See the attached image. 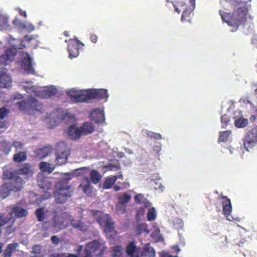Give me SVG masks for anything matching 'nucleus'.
Segmentation results:
<instances>
[{
	"instance_id": "obj_1",
	"label": "nucleus",
	"mask_w": 257,
	"mask_h": 257,
	"mask_svg": "<svg viewBox=\"0 0 257 257\" xmlns=\"http://www.w3.org/2000/svg\"><path fill=\"white\" fill-rule=\"evenodd\" d=\"M22 86L29 94L26 96L29 97V98L19 102V107L20 110L31 115L33 114L35 111L41 113L44 110L42 104L39 102L36 99L33 98V95L47 98L50 97L52 94L56 93L57 91L56 87L54 85L42 88L33 84L32 81L23 82Z\"/></svg>"
},
{
	"instance_id": "obj_2",
	"label": "nucleus",
	"mask_w": 257,
	"mask_h": 257,
	"mask_svg": "<svg viewBox=\"0 0 257 257\" xmlns=\"http://www.w3.org/2000/svg\"><path fill=\"white\" fill-rule=\"evenodd\" d=\"M231 4L236 11L231 15L220 11L222 20L229 26L238 27L246 21L245 3L240 0H231Z\"/></svg>"
},
{
	"instance_id": "obj_3",
	"label": "nucleus",
	"mask_w": 257,
	"mask_h": 257,
	"mask_svg": "<svg viewBox=\"0 0 257 257\" xmlns=\"http://www.w3.org/2000/svg\"><path fill=\"white\" fill-rule=\"evenodd\" d=\"M45 121L49 127L53 128L62 121L73 122L75 118L67 110L57 109L47 114Z\"/></svg>"
},
{
	"instance_id": "obj_4",
	"label": "nucleus",
	"mask_w": 257,
	"mask_h": 257,
	"mask_svg": "<svg viewBox=\"0 0 257 257\" xmlns=\"http://www.w3.org/2000/svg\"><path fill=\"white\" fill-rule=\"evenodd\" d=\"M69 147L64 142H60L55 147V152L50 162L54 163L55 165H61L67 162L69 156Z\"/></svg>"
},
{
	"instance_id": "obj_5",
	"label": "nucleus",
	"mask_w": 257,
	"mask_h": 257,
	"mask_svg": "<svg viewBox=\"0 0 257 257\" xmlns=\"http://www.w3.org/2000/svg\"><path fill=\"white\" fill-rule=\"evenodd\" d=\"M73 189L70 185L57 186L54 192L55 201L59 204L65 203L73 194Z\"/></svg>"
},
{
	"instance_id": "obj_6",
	"label": "nucleus",
	"mask_w": 257,
	"mask_h": 257,
	"mask_svg": "<svg viewBox=\"0 0 257 257\" xmlns=\"http://www.w3.org/2000/svg\"><path fill=\"white\" fill-rule=\"evenodd\" d=\"M3 177L5 179L11 180L9 184H11L10 188L14 191H19L23 188L25 182L15 173L9 170H5L3 173Z\"/></svg>"
},
{
	"instance_id": "obj_7",
	"label": "nucleus",
	"mask_w": 257,
	"mask_h": 257,
	"mask_svg": "<svg viewBox=\"0 0 257 257\" xmlns=\"http://www.w3.org/2000/svg\"><path fill=\"white\" fill-rule=\"evenodd\" d=\"M68 94L74 102H87L90 99L89 90H77L72 89L69 91Z\"/></svg>"
},
{
	"instance_id": "obj_8",
	"label": "nucleus",
	"mask_w": 257,
	"mask_h": 257,
	"mask_svg": "<svg viewBox=\"0 0 257 257\" xmlns=\"http://www.w3.org/2000/svg\"><path fill=\"white\" fill-rule=\"evenodd\" d=\"M18 54L22 55L21 67L24 72L27 74H34L35 70L32 66L31 59L28 53L24 51H19Z\"/></svg>"
},
{
	"instance_id": "obj_9",
	"label": "nucleus",
	"mask_w": 257,
	"mask_h": 257,
	"mask_svg": "<svg viewBox=\"0 0 257 257\" xmlns=\"http://www.w3.org/2000/svg\"><path fill=\"white\" fill-rule=\"evenodd\" d=\"M257 143V126L251 129L245 136L243 145L245 149L248 151Z\"/></svg>"
},
{
	"instance_id": "obj_10",
	"label": "nucleus",
	"mask_w": 257,
	"mask_h": 257,
	"mask_svg": "<svg viewBox=\"0 0 257 257\" xmlns=\"http://www.w3.org/2000/svg\"><path fill=\"white\" fill-rule=\"evenodd\" d=\"M97 222L104 228V231L106 232L113 231L114 226L111 221V217L108 214H104L98 219Z\"/></svg>"
},
{
	"instance_id": "obj_11",
	"label": "nucleus",
	"mask_w": 257,
	"mask_h": 257,
	"mask_svg": "<svg viewBox=\"0 0 257 257\" xmlns=\"http://www.w3.org/2000/svg\"><path fill=\"white\" fill-rule=\"evenodd\" d=\"M63 210L60 208H57L55 211V215L53 218V221L51 225L52 227L56 231H59L61 229L65 227L62 222L60 221V216L59 213L62 212Z\"/></svg>"
},
{
	"instance_id": "obj_12",
	"label": "nucleus",
	"mask_w": 257,
	"mask_h": 257,
	"mask_svg": "<svg viewBox=\"0 0 257 257\" xmlns=\"http://www.w3.org/2000/svg\"><path fill=\"white\" fill-rule=\"evenodd\" d=\"M88 172V169L86 167H81L72 171L71 172L66 173L63 178L62 181L67 183L71 179L72 177L83 175Z\"/></svg>"
},
{
	"instance_id": "obj_13",
	"label": "nucleus",
	"mask_w": 257,
	"mask_h": 257,
	"mask_svg": "<svg viewBox=\"0 0 257 257\" xmlns=\"http://www.w3.org/2000/svg\"><path fill=\"white\" fill-rule=\"evenodd\" d=\"M76 42H73V44L70 43L68 46L69 57L70 59L77 57L79 55V50L78 47L79 44L84 46V44L81 42L79 40L76 39Z\"/></svg>"
},
{
	"instance_id": "obj_14",
	"label": "nucleus",
	"mask_w": 257,
	"mask_h": 257,
	"mask_svg": "<svg viewBox=\"0 0 257 257\" xmlns=\"http://www.w3.org/2000/svg\"><path fill=\"white\" fill-rule=\"evenodd\" d=\"M28 214V212L27 209H24L19 206H15L12 208V211L10 213L12 218L10 220H12V223L14 222V219L12 218L14 217L17 218H22L26 216Z\"/></svg>"
},
{
	"instance_id": "obj_15",
	"label": "nucleus",
	"mask_w": 257,
	"mask_h": 257,
	"mask_svg": "<svg viewBox=\"0 0 257 257\" xmlns=\"http://www.w3.org/2000/svg\"><path fill=\"white\" fill-rule=\"evenodd\" d=\"M17 53L16 52H11L7 50L5 53L0 56V64L4 66L9 65L14 59V57Z\"/></svg>"
},
{
	"instance_id": "obj_16",
	"label": "nucleus",
	"mask_w": 257,
	"mask_h": 257,
	"mask_svg": "<svg viewBox=\"0 0 257 257\" xmlns=\"http://www.w3.org/2000/svg\"><path fill=\"white\" fill-rule=\"evenodd\" d=\"M222 198L226 200L223 202V212L224 214L226 216L227 219L229 221H233L234 218L230 214L232 211V206L230 200L227 198L226 196H223Z\"/></svg>"
},
{
	"instance_id": "obj_17",
	"label": "nucleus",
	"mask_w": 257,
	"mask_h": 257,
	"mask_svg": "<svg viewBox=\"0 0 257 257\" xmlns=\"http://www.w3.org/2000/svg\"><path fill=\"white\" fill-rule=\"evenodd\" d=\"M90 117L96 123L103 122L105 120L103 111L98 108L95 109L91 112Z\"/></svg>"
},
{
	"instance_id": "obj_18",
	"label": "nucleus",
	"mask_w": 257,
	"mask_h": 257,
	"mask_svg": "<svg viewBox=\"0 0 257 257\" xmlns=\"http://www.w3.org/2000/svg\"><path fill=\"white\" fill-rule=\"evenodd\" d=\"M99 247V243L97 240H94L88 243L85 248V257H92L98 248Z\"/></svg>"
},
{
	"instance_id": "obj_19",
	"label": "nucleus",
	"mask_w": 257,
	"mask_h": 257,
	"mask_svg": "<svg viewBox=\"0 0 257 257\" xmlns=\"http://www.w3.org/2000/svg\"><path fill=\"white\" fill-rule=\"evenodd\" d=\"M90 99L92 98H106L108 97L107 90L104 89L89 90Z\"/></svg>"
},
{
	"instance_id": "obj_20",
	"label": "nucleus",
	"mask_w": 257,
	"mask_h": 257,
	"mask_svg": "<svg viewBox=\"0 0 257 257\" xmlns=\"http://www.w3.org/2000/svg\"><path fill=\"white\" fill-rule=\"evenodd\" d=\"M68 137L72 140H77L80 138L82 135L80 129L78 128L75 125H70L66 130Z\"/></svg>"
},
{
	"instance_id": "obj_21",
	"label": "nucleus",
	"mask_w": 257,
	"mask_h": 257,
	"mask_svg": "<svg viewBox=\"0 0 257 257\" xmlns=\"http://www.w3.org/2000/svg\"><path fill=\"white\" fill-rule=\"evenodd\" d=\"M53 149L51 146H47L44 148L38 149L36 152V155L38 158L44 159L47 157H53Z\"/></svg>"
},
{
	"instance_id": "obj_22",
	"label": "nucleus",
	"mask_w": 257,
	"mask_h": 257,
	"mask_svg": "<svg viewBox=\"0 0 257 257\" xmlns=\"http://www.w3.org/2000/svg\"><path fill=\"white\" fill-rule=\"evenodd\" d=\"M14 25L18 28L31 32L34 30L35 27L32 24H25L21 22L20 20L16 18L13 21Z\"/></svg>"
},
{
	"instance_id": "obj_23",
	"label": "nucleus",
	"mask_w": 257,
	"mask_h": 257,
	"mask_svg": "<svg viewBox=\"0 0 257 257\" xmlns=\"http://www.w3.org/2000/svg\"><path fill=\"white\" fill-rule=\"evenodd\" d=\"M69 219L71 220V225L75 228L81 231H86L88 229L87 225L80 220H75L69 215Z\"/></svg>"
},
{
	"instance_id": "obj_24",
	"label": "nucleus",
	"mask_w": 257,
	"mask_h": 257,
	"mask_svg": "<svg viewBox=\"0 0 257 257\" xmlns=\"http://www.w3.org/2000/svg\"><path fill=\"white\" fill-rule=\"evenodd\" d=\"M9 44L12 46L13 50H11V52H15V51L19 49H22L25 47V45L23 44V41L20 39H16L11 38L9 40Z\"/></svg>"
},
{
	"instance_id": "obj_25",
	"label": "nucleus",
	"mask_w": 257,
	"mask_h": 257,
	"mask_svg": "<svg viewBox=\"0 0 257 257\" xmlns=\"http://www.w3.org/2000/svg\"><path fill=\"white\" fill-rule=\"evenodd\" d=\"M126 253L128 257H140L137 248L134 242H131L127 245Z\"/></svg>"
},
{
	"instance_id": "obj_26",
	"label": "nucleus",
	"mask_w": 257,
	"mask_h": 257,
	"mask_svg": "<svg viewBox=\"0 0 257 257\" xmlns=\"http://www.w3.org/2000/svg\"><path fill=\"white\" fill-rule=\"evenodd\" d=\"M156 252L154 248L150 246L149 243H147L143 247L142 252V256L145 257H153L155 255Z\"/></svg>"
},
{
	"instance_id": "obj_27",
	"label": "nucleus",
	"mask_w": 257,
	"mask_h": 257,
	"mask_svg": "<svg viewBox=\"0 0 257 257\" xmlns=\"http://www.w3.org/2000/svg\"><path fill=\"white\" fill-rule=\"evenodd\" d=\"M234 125L237 127H244L248 124V120L244 118L242 115H235L233 117Z\"/></svg>"
},
{
	"instance_id": "obj_28",
	"label": "nucleus",
	"mask_w": 257,
	"mask_h": 257,
	"mask_svg": "<svg viewBox=\"0 0 257 257\" xmlns=\"http://www.w3.org/2000/svg\"><path fill=\"white\" fill-rule=\"evenodd\" d=\"M55 168V164L42 162L40 164V169L42 172H47L48 174L52 173Z\"/></svg>"
},
{
	"instance_id": "obj_29",
	"label": "nucleus",
	"mask_w": 257,
	"mask_h": 257,
	"mask_svg": "<svg viewBox=\"0 0 257 257\" xmlns=\"http://www.w3.org/2000/svg\"><path fill=\"white\" fill-rule=\"evenodd\" d=\"M12 79L10 76L0 74V87L1 88H9L11 86Z\"/></svg>"
},
{
	"instance_id": "obj_30",
	"label": "nucleus",
	"mask_w": 257,
	"mask_h": 257,
	"mask_svg": "<svg viewBox=\"0 0 257 257\" xmlns=\"http://www.w3.org/2000/svg\"><path fill=\"white\" fill-rule=\"evenodd\" d=\"M19 244L17 243H13L8 244L4 251V257H11L13 252L16 250Z\"/></svg>"
},
{
	"instance_id": "obj_31",
	"label": "nucleus",
	"mask_w": 257,
	"mask_h": 257,
	"mask_svg": "<svg viewBox=\"0 0 257 257\" xmlns=\"http://www.w3.org/2000/svg\"><path fill=\"white\" fill-rule=\"evenodd\" d=\"M82 135H87L92 133L94 130V126L91 122H85L80 128Z\"/></svg>"
},
{
	"instance_id": "obj_32",
	"label": "nucleus",
	"mask_w": 257,
	"mask_h": 257,
	"mask_svg": "<svg viewBox=\"0 0 257 257\" xmlns=\"http://www.w3.org/2000/svg\"><path fill=\"white\" fill-rule=\"evenodd\" d=\"M90 178L93 184H97L100 181L102 176L97 171L92 170L90 172Z\"/></svg>"
},
{
	"instance_id": "obj_33",
	"label": "nucleus",
	"mask_w": 257,
	"mask_h": 257,
	"mask_svg": "<svg viewBox=\"0 0 257 257\" xmlns=\"http://www.w3.org/2000/svg\"><path fill=\"white\" fill-rule=\"evenodd\" d=\"M12 147L16 148V150H21L23 147V144L19 142H14L13 144L8 142L6 143V148L5 149V152L6 154H9L11 151V149Z\"/></svg>"
},
{
	"instance_id": "obj_34",
	"label": "nucleus",
	"mask_w": 257,
	"mask_h": 257,
	"mask_svg": "<svg viewBox=\"0 0 257 257\" xmlns=\"http://www.w3.org/2000/svg\"><path fill=\"white\" fill-rule=\"evenodd\" d=\"M38 183L39 186L42 189L48 190L51 188V184L48 179L43 178L41 176L38 177Z\"/></svg>"
},
{
	"instance_id": "obj_35",
	"label": "nucleus",
	"mask_w": 257,
	"mask_h": 257,
	"mask_svg": "<svg viewBox=\"0 0 257 257\" xmlns=\"http://www.w3.org/2000/svg\"><path fill=\"white\" fill-rule=\"evenodd\" d=\"M116 181V177H113V176L106 177L103 185V188L105 189L110 188Z\"/></svg>"
},
{
	"instance_id": "obj_36",
	"label": "nucleus",
	"mask_w": 257,
	"mask_h": 257,
	"mask_svg": "<svg viewBox=\"0 0 257 257\" xmlns=\"http://www.w3.org/2000/svg\"><path fill=\"white\" fill-rule=\"evenodd\" d=\"M11 184H7L6 186H3L0 189V194L3 198H5L8 196L11 191H14L10 188Z\"/></svg>"
},
{
	"instance_id": "obj_37",
	"label": "nucleus",
	"mask_w": 257,
	"mask_h": 257,
	"mask_svg": "<svg viewBox=\"0 0 257 257\" xmlns=\"http://www.w3.org/2000/svg\"><path fill=\"white\" fill-rule=\"evenodd\" d=\"M131 198L132 196L127 193L119 194L118 196V203L125 205Z\"/></svg>"
},
{
	"instance_id": "obj_38",
	"label": "nucleus",
	"mask_w": 257,
	"mask_h": 257,
	"mask_svg": "<svg viewBox=\"0 0 257 257\" xmlns=\"http://www.w3.org/2000/svg\"><path fill=\"white\" fill-rule=\"evenodd\" d=\"M86 183L84 185L80 184L79 186V188H82L83 191L87 195H89L91 192V183L89 178H86L85 179Z\"/></svg>"
},
{
	"instance_id": "obj_39",
	"label": "nucleus",
	"mask_w": 257,
	"mask_h": 257,
	"mask_svg": "<svg viewBox=\"0 0 257 257\" xmlns=\"http://www.w3.org/2000/svg\"><path fill=\"white\" fill-rule=\"evenodd\" d=\"M111 251L112 257H120L123 253V249L119 245L112 247Z\"/></svg>"
},
{
	"instance_id": "obj_40",
	"label": "nucleus",
	"mask_w": 257,
	"mask_h": 257,
	"mask_svg": "<svg viewBox=\"0 0 257 257\" xmlns=\"http://www.w3.org/2000/svg\"><path fill=\"white\" fill-rule=\"evenodd\" d=\"M14 161L16 162H20L25 161L26 158V154L24 152H21L16 154L14 156Z\"/></svg>"
},
{
	"instance_id": "obj_41",
	"label": "nucleus",
	"mask_w": 257,
	"mask_h": 257,
	"mask_svg": "<svg viewBox=\"0 0 257 257\" xmlns=\"http://www.w3.org/2000/svg\"><path fill=\"white\" fill-rule=\"evenodd\" d=\"M19 175H29L31 173V170L29 164H25L21 169L18 171Z\"/></svg>"
},
{
	"instance_id": "obj_42",
	"label": "nucleus",
	"mask_w": 257,
	"mask_h": 257,
	"mask_svg": "<svg viewBox=\"0 0 257 257\" xmlns=\"http://www.w3.org/2000/svg\"><path fill=\"white\" fill-rule=\"evenodd\" d=\"M157 216V212L154 207L150 208L147 213L148 219L149 221H153L155 219Z\"/></svg>"
},
{
	"instance_id": "obj_43",
	"label": "nucleus",
	"mask_w": 257,
	"mask_h": 257,
	"mask_svg": "<svg viewBox=\"0 0 257 257\" xmlns=\"http://www.w3.org/2000/svg\"><path fill=\"white\" fill-rule=\"evenodd\" d=\"M9 25V18L6 14H0V27H5Z\"/></svg>"
},
{
	"instance_id": "obj_44",
	"label": "nucleus",
	"mask_w": 257,
	"mask_h": 257,
	"mask_svg": "<svg viewBox=\"0 0 257 257\" xmlns=\"http://www.w3.org/2000/svg\"><path fill=\"white\" fill-rule=\"evenodd\" d=\"M231 134V132L230 131H225L223 132H221L219 134V142H225L226 141L229 135Z\"/></svg>"
},
{
	"instance_id": "obj_45",
	"label": "nucleus",
	"mask_w": 257,
	"mask_h": 257,
	"mask_svg": "<svg viewBox=\"0 0 257 257\" xmlns=\"http://www.w3.org/2000/svg\"><path fill=\"white\" fill-rule=\"evenodd\" d=\"M239 103L241 104H246V106L250 110H254V106L250 101L248 100L247 98H241L239 100Z\"/></svg>"
},
{
	"instance_id": "obj_46",
	"label": "nucleus",
	"mask_w": 257,
	"mask_h": 257,
	"mask_svg": "<svg viewBox=\"0 0 257 257\" xmlns=\"http://www.w3.org/2000/svg\"><path fill=\"white\" fill-rule=\"evenodd\" d=\"M36 214L39 221H42L44 220V209L43 208L37 209L36 211Z\"/></svg>"
},
{
	"instance_id": "obj_47",
	"label": "nucleus",
	"mask_w": 257,
	"mask_h": 257,
	"mask_svg": "<svg viewBox=\"0 0 257 257\" xmlns=\"http://www.w3.org/2000/svg\"><path fill=\"white\" fill-rule=\"evenodd\" d=\"M50 257H78L77 255L74 254H64V253H58L54 252L50 255Z\"/></svg>"
},
{
	"instance_id": "obj_48",
	"label": "nucleus",
	"mask_w": 257,
	"mask_h": 257,
	"mask_svg": "<svg viewBox=\"0 0 257 257\" xmlns=\"http://www.w3.org/2000/svg\"><path fill=\"white\" fill-rule=\"evenodd\" d=\"M135 200L137 203H143V202L145 201L146 198H145L144 195L143 194H138L135 196Z\"/></svg>"
},
{
	"instance_id": "obj_49",
	"label": "nucleus",
	"mask_w": 257,
	"mask_h": 257,
	"mask_svg": "<svg viewBox=\"0 0 257 257\" xmlns=\"http://www.w3.org/2000/svg\"><path fill=\"white\" fill-rule=\"evenodd\" d=\"M125 210V205L118 203L116 206V211L118 214L123 213Z\"/></svg>"
},
{
	"instance_id": "obj_50",
	"label": "nucleus",
	"mask_w": 257,
	"mask_h": 257,
	"mask_svg": "<svg viewBox=\"0 0 257 257\" xmlns=\"http://www.w3.org/2000/svg\"><path fill=\"white\" fill-rule=\"evenodd\" d=\"M229 121V118L228 115L225 114L221 116V122L222 123V127L224 128L225 127L227 124L228 123Z\"/></svg>"
},
{
	"instance_id": "obj_51",
	"label": "nucleus",
	"mask_w": 257,
	"mask_h": 257,
	"mask_svg": "<svg viewBox=\"0 0 257 257\" xmlns=\"http://www.w3.org/2000/svg\"><path fill=\"white\" fill-rule=\"evenodd\" d=\"M174 227L179 229L182 228L183 226V222L180 219H176L174 222Z\"/></svg>"
},
{
	"instance_id": "obj_52",
	"label": "nucleus",
	"mask_w": 257,
	"mask_h": 257,
	"mask_svg": "<svg viewBox=\"0 0 257 257\" xmlns=\"http://www.w3.org/2000/svg\"><path fill=\"white\" fill-rule=\"evenodd\" d=\"M9 113V110L5 107L0 108V119L5 118Z\"/></svg>"
},
{
	"instance_id": "obj_53",
	"label": "nucleus",
	"mask_w": 257,
	"mask_h": 257,
	"mask_svg": "<svg viewBox=\"0 0 257 257\" xmlns=\"http://www.w3.org/2000/svg\"><path fill=\"white\" fill-rule=\"evenodd\" d=\"M106 168L108 169V170L116 171L119 170V167L118 164L113 165L109 164L106 166Z\"/></svg>"
},
{
	"instance_id": "obj_54",
	"label": "nucleus",
	"mask_w": 257,
	"mask_h": 257,
	"mask_svg": "<svg viewBox=\"0 0 257 257\" xmlns=\"http://www.w3.org/2000/svg\"><path fill=\"white\" fill-rule=\"evenodd\" d=\"M9 220L8 218L5 217H2L0 218V236H1L2 226L7 224Z\"/></svg>"
},
{
	"instance_id": "obj_55",
	"label": "nucleus",
	"mask_w": 257,
	"mask_h": 257,
	"mask_svg": "<svg viewBox=\"0 0 257 257\" xmlns=\"http://www.w3.org/2000/svg\"><path fill=\"white\" fill-rule=\"evenodd\" d=\"M16 227L13 226V224L10 225L7 227L6 233L10 235L16 230Z\"/></svg>"
},
{
	"instance_id": "obj_56",
	"label": "nucleus",
	"mask_w": 257,
	"mask_h": 257,
	"mask_svg": "<svg viewBox=\"0 0 257 257\" xmlns=\"http://www.w3.org/2000/svg\"><path fill=\"white\" fill-rule=\"evenodd\" d=\"M42 247L40 245H36L33 247L32 252L34 253H40L41 252Z\"/></svg>"
},
{
	"instance_id": "obj_57",
	"label": "nucleus",
	"mask_w": 257,
	"mask_h": 257,
	"mask_svg": "<svg viewBox=\"0 0 257 257\" xmlns=\"http://www.w3.org/2000/svg\"><path fill=\"white\" fill-rule=\"evenodd\" d=\"M160 235V230L159 228H156L154 231L153 233L152 234L153 237H155L156 238H159Z\"/></svg>"
},
{
	"instance_id": "obj_58",
	"label": "nucleus",
	"mask_w": 257,
	"mask_h": 257,
	"mask_svg": "<svg viewBox=\"0 0 257 257\" xmlns=\"http://www.w3.org/2000/svg\"><path fill=\"white\" fill-rule=\"evenodd\" d=\"M90 40L93 43H96L97 41V37L95 35L92 34L90 36Z\"/></svg>"
},
{
	"instance_id": "obj_59",
	"label": "nucleus",
	"mask_w": 257,
	"mask_h": 257,
	"mask_svg": "<svg viewBox=\"0 0 257 257\" xmlns=\"http://www.w3.org/2000/svg\"><path fill=\"white\" fill-rule=\"evenodd\" d=\"M16 10L19 12L21 15L24 16L25 18H27V15L26 11H23L20 8H17Z\"/></svg>"
},
{
	"instance_id": "obj_60",
	"label": "nucleus",
	"mask_w": 257,
	"mask_h": 257,
	"mask_svg": "<svg viewBox=\"0 0 257 257\" xmlns=\"http://www.w3.org/2000/svg\"><path fill=\"white\" fill-rule=\"evenodd\" d=\"M51 240L55 244H57L59 243V239L57 236H53L51 237Z\"/></svg>"
},
{
	"instance_id": "obj_61",
	"label": "nucleus",
	"mask_w": 257,
	"mask_h": 257,
	"mask_svg": "<svg viewBox=\"0 0 257 257\" xmlns=\"http://www.w3.org/2000/svg\"><path fill=\"white\" fill-rule=\"evenodd\" d=\"M142 204L146 208L150 207L151 205V203L149 202L147 199H145V201H144Z\"/></svg>"
},
{
	"instance_id": "obj_62",
	"label": "nucleus",
	"mask_w": 257,
	"mask_h": 257,
	"mask_svg": "<svg viewBox=\"0 0 257 257\" xmlns=\"http://www.w3.org/2000/svg\"><path fill=\"white\" fill-rule=\"evenodd\" d=\"M23 97H24L23 95L22 94H21L19 93H16L14 95V99H21Z\"/></svg>"
},
{
	"instance_id": "obj_63",
	"label": "nucleus",
	"mask_w": 257,
	"mask_h": 257,
	"mask_svg": "<svg viewBox=\"0 0 257 257\" xmlns=\"http://www.w3.org/2000/svg\"><path fill=\"white\" fill-rule=\"evenodd\" d=\"M161 257H178L177 256H173L168 254L167 253H166L165 251H162L161 252Z\"/></svg>"
},
{
	"instance_id": "obj_64",
	"label": "nucleus",
	"mask_w": 257,
	"mask_h": 257,
	"mask_svg": "<svg viewBox=\"0 0 257 257\" xmlns=\"http://www.w3.org/2000/svg\"><path fill=\"white\" fill-rule=\"evenodd\" d=\"M8 128L6 124L4 122L0 121V129H3L4 130Z\"/></svg>"
}]
</instances>
